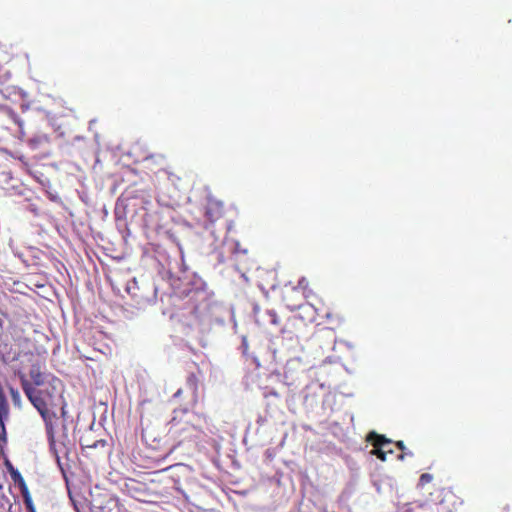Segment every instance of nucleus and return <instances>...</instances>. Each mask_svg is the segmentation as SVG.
<instances>
[{
  "label": "nucleus",
  "mask_w": 512,
  "mask_h": 512,
  "mask_svg": "<svg viewBox=\"0 0 512 512\" xmlns=\"http://www.w3.org/2000/svg\"><path fill=\"white\" fill-rule=\"evenodd\" d=\"M183 393V390L180 388L176 391V393L174 394V397L175 398H179Z\"/></svg>",
  "instance_id": "aec40b11"
},
{
  "label": "nucleus",
  "mask_w": 512,
  "mask_h": 512,
  "mask_svg": "<svg viewBox=\"0 0 512 512\" xmlns=\"http://www.w3.org/2000/svg\"><path fill=\"white\" fill-rule=\"evenodd\" d=\"M431 480H432V475L431 474L423 473L420 476L419 482H420V485H427V483H429Z\"/></svg>",
  "instance_id": "dca6fc26"
},
{
  "label": "nucleus",
  "mask_w": 512,
  "mask_h": 512,
  "mask_svg": "<svg viewBox=\"0 0 512 512\" xmlns=\"http://www.w3.org/2000/svg\"><path fill=\"white\" fill-rule=\"evenodd\" d=\"M293 287L299 288V291H301V293H303V295L305 296V299H307L309 297V295L312 293V290L309 287V281L305 277H301L298 280L297 285H295Z\"/></svg>",
  "instance_id": "f8f14e48"
},
{
  "label": "nucleus",
  "mask_w": 512,
  "mask_h": 512,
  "mask_svg": "<svg viewBox=\"0 0 512 512\" xmlns=\"http://www.w3.org/2000/svg\"><path fill=\"white\" fill-rule=\"evenodd\" d=\"M64 414H65L64 407H62V415H64Z\"/></svg>",
  "instance_id": "5701e85b"
},
{
  "label": "nucleus",
  "mask_w": 512,
  "mask_h": 512,
  "mask_svg": "<svg viewBox=\"0 0 512 512\" xmlns=\"http://www.w3.org/2000/svg\"><path fill=\"white\" fill-rule=\"evenodd\" d=\"M10 415V407L5 396L2 385H0V439H5L6 428L5 422L8 420Z\"/></svg>",
  "instance_id": "0eeeda50"
},
{
  "label": "nucleus",
  "mask_w": 512,
  "mask_h": 512,
  "mask_svg": "<svg viewBox=\"0 0 512 512\" xmlns=\"http://www.w3.org/2000/svg\"><path fill=\"white\" fill-rule=\"evenodd\" d=\"M458 501L453 494H446L444 497L435 504V512H456L458 509Z\"/></svg>",
  "instance_id": "6e6552de"
},
{
  "label": "nucleus",
  "mask_w": 512,
  "mask_h": 512,
  "mask_svg": "<svg viewBox=\"0 0 512 512\" xmlns=\"http://www.w3.org/2000/svg\"><path fill=\"white\" fill-rule=\"evenodd\" d=\"M29 375L31 379L33 380V383L37 386H41L44 383V377L43 374L40 371L39 367L33 366L30 369Z\"/></svg>",
  "instance_id": "ddd939ff"
},
{
  "label": "nucleus",
  "mask_w": 512,
  "mask_h": 512,
  "mask_svg": "<svg viewBox=\"0 0 512 512\" xmlns=\"http://www.w3.org/2000/svg\"><path fill=\"white\" fill-rule=\"evenodd\" d=\"M2 489H3V484H0V490H2Z\"/></svg>",
  "instance_id": "b1692460"
},
{
  "label": "nucleus",
  "mask_w": 512,
  "mask_h": 512,
  "mask_svg": "<svg viewBox=\"0 0 512 512\" xmlns=\"http://www.w3.org/2000/svg\"><path fill=\"white\" fill-rule=\"evenodd\" d=\"M2 331V321L0 320V332Z\"/></svg>",
  "instance_id": "4be33fe9"
},
{
  "label": "nucleus",
  "mask_w": 512,
  "mask_h": 512,
  "mask_svg": "<svg viewBox=\"0 0 512 512\" xmlns=\"http://www.w3.org/2000/svg\"><path fill=\"white\" fill-rule=\"evenodd\" d=\"M4 76L0 74V85L3 83Z\"/></svg>",
  "instance_id": "412c9836"
},
{
  "label": "nucleus",
  "mask_w": 512,
  "mask_h": 512,
  "mask_svg": "<svg viewBox=\"0 0 512 512\" xmlns=\"http://www.w3.org/2000/svg\"><path fill=\"white\" fill-rule=\"evenodd\" d=\"M367 440L370 441L374 447L371 453L377 456L380 461H386L387 455L393 454V450L391 448L392 442L389 438H385V435L372 431L368 434Z\"/></svg>",
  "instance_id": "7ed1b4c3"
},
{
  "label": "nucleus",
  "mask_w": 512,
  "mask_h": 512,
  "mask_svg": "<svg viewBox=\"0 0 512 512\" xmlns=\"http://www.w3.org/2000/svg\"><path fill=\"white\" fill-rule=\"evenodd\" d=\"M173 413L174 415L169 423V432L181 444L191 437L197 427L188 419H185L188 416L187 409L174 410Z\"/></svg>",
  "instance_id": "f03ea898"
},
{
  "label": "nucleus",
  "mask_w": 512,
  "mask_h": 512,
  "mask_svg": "<svg viewBox=\"0 0 512 512\" xmlns=\"http://www.w3.org/2000/svg\"><path fill=\"white\" fill-rule=\"evenodd\" d=\"M21 386L26 397L31 404L37 409L43 418L46 426V433L49 443H55V428L58 421V416L55 412L51 411L49 407L54 405V399H43L41 392H36L34 386L25 379H22Z\"/></svg>",
  "instance_id": "f257e3e1"
},
{
  "label": "nucleus",
  "mask_w": 512,
  "mask_h": 512,
  "mask_svg": "<svg viewBox=\"0 0 512 512\" xmlns=\"http://www.w3.org/2000/svg\"><path fill=\"white\" fill-rule=\"evenodd\" d=\"M50 143L47 135H36L28 140V144L32 149L44 148Z\"/></svg>",
  "instance_id": "1a4fd4ad"
},
{
  "label": "nucleus",
  "mask_w": 512,
  "mask_h": 512,
  "mask_svg": "<svg viewBox=\"0 0 512 512\" xmlns=\"http://www.w3.org/2000/svg\"><path fill=\"white\" fill-rule=\"evenodd\" d=\"M267 316L269 319V322L277 327H280L279 333L282 335H285L287 333V330L285 327H282L281 319L280 317L274 312V311H268Z\"/></svg>",
  "instance_id": "9b49d317"
},
{
  "label": "nucleus",
  "mask_w": 512,
  "mask_h": 512,
  "mask_svg": "<svg viewBox=\"0 0 512 512\" xmlns=\"http://www.w3.org/2000/svg\"><path fill=\"white\" fill-rule=\"evenodd\" d=\"M11 477L20 490V493L23 498V502L25 504L27 511L28 512H37L36 508L34 506V503L32 501L30 492L28 490V486H27L24 478L20 474V472L17 469L15 471H12Z\"/></svg>",
  "instance_id": "423d86ee"
},
{
  "label": "nucleus",
  "mask_w": 512,
  "mask_h": 512,
  "mask_svg": "<svg viewBox=\"0 0 512 512\" xmlns=\"http://www.w3.org/2000/svg\"><path fill=\"white\" fill-rule=\"evenodd\" d=\"M10 390H11V395H12L13 401L17 402L19 400V392L14 388H11Z\"/></svg>",
  "instance_id": "a211bd4d"
},
{
  "label": "nucleus",
  "mask_w": 512,
  "mask_h": 512,
  "mask_svg": "<svg viewBox=\"0 0 512 512\" xmlns=\"http://www.w3.org/2000/svg\"><path fill=\"white\" fill-rule=\"evenodd\" d=\"M188 387L192 390L193 395L197 398V392L199 391V376L195 372L189 373L186 379Z\"/></svg>",
  "instance_id": "9d476101"
},
{
  "label": "nucleus",
  "mask_w": 512,
  "mask_h": 512,
  "mask_svg": "<svg viewBox=\"0 0 512 512\" xmlns=\"http://www.w3.org/2000/svg\"><path fill=\"white\" fill-rule=\"evenodd\" d=\"M34 388L36 391L41 392V396L43 399H53V394L49 388H36V387H34Z\"/></svg>",
  "instance_id": "2eb2a0df"
},
{
  "label": "nucleus",
  "mask_w": 512,
  "mask_h": 512,
  "mask_svg": "<svg viewBox=\"0 0 512 512\" xmlns=\"http://www.w3.org/2000/svg\"><path fill=\"white\" fill-rule=\"evenodd\" d=\"M396 447L401 451V454H399L397 456V459L400 460V461H403L405 459V457L408 455V456H413V453L411 452H408L406 453L405 450H406V447L403 443V440H398L396 443H395Z\"/></svg>",
  "instance_id": "4468645a"
},
{
  "label": "nucleus",
  "mask_w": 512,
  "mask_h": 512,
  "mask_svg": "<svg viewBox=\"0 0 512 512\" xmlns=\"http://www.w3.org/2000/svg\"><path fill=\"white\" fill-rule=\"evenodd\" d=\"M235 253H246V249H242L239 243H236Z\"/></svg>",
  "instance_id": "6ab92c4d"
},
{
  "label": "nucleus",
  "mask_w": 512,
  "mask_h": 512,
  "mask_svg": "<svg viewBox=\"0 0 512 512\" xmlns=\"http://www.w3.org/2000/svg\"><path fill=\"white\" fill-rule=\"evenodd\" d=\"M5 465L10 473V475L12 474V471H16L17 469L13 466V464L10 462V460H6L5 461Z\"/></svg>",
  "instance_id": "f3484780"
},
{
  "label": "nucleus",
  "mask_w": 512,
  "mask_h": 512,
  "mask_svg": "<svg viewBox=\"0 0 512 512\" xmlns=\"http://www.w3.org/2000/svg\"><path fill=\"white\" fill-rule=\"evenodd\" d=\"M282 299L285 306L290 311H295L303 306L306 298L303 293L299 291V288H294L293 285H286L283 290Z\"/></svg>",
  "instance_id": "39448f33"
},
{
  "label": "nucleus",
  "mask_w": 512,
  "mask_h": 512,
  "mask_svg": "<svg viewBox=\"0 0 512 512\" xmlns=\"http://www.w3.org/2000/svg\"><path fill=\"white\" fill-rule=\"evenodd\" d=\"M225 215V206L224 203L213 197L208 196L206 200V204L204 206V216L210 223H215L216 221L222 219Z\"/></svg>",
  "instance_id": "20e7f679"
}]
</instances>
